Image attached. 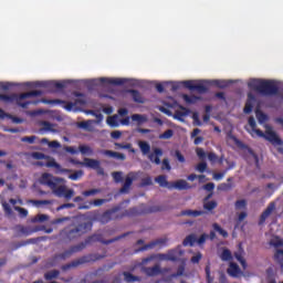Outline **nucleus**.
<instances>
[{
	"instance_id": "f257e3e1",
	"label": "nucleus",
	"mask_w": 283,
	"mask_h": 283,
	"mask_svg": "<svg viewBox=\"0 0 283 283\" xmlns=\"http://www.w3.org/2000/svg\"><path fill=\"white\" fill-rule=\"evenodd\" d=\"M123 209V206H115L109 210L104 211L101 216L98 211L90 212V218L93 220H99L102 224H107L112 220H123V218H136V216H145L147 213H158L163 211V208L159 206L147 207L142 205L140 208L133 207L128 210L118 214V211Z\"/></svg>"
},
{
	"instance_id": "f03ea898",
	"label": "nucleus",
	"mask_w": 283,
	"mask_h": 283,
	"mask_svg": "<svg viewBox=\"0 0 283 283\" xmlns=\"http://www.w3.org/2000/svg\"><path fill=\"white\" fill-rule=\"evenodd\" d=\"M123 238H127V233L120 234L109 240H104L103 234H92L84 241L75 245H71L70 249L65 250L64 252L55 254L54 260H67V258H72L74 253H81V251H84L87 245L94 244V242H101L102 244H113V242H118V240H123Z\"/></svg>"
},
{
	"instance_id": "7ed1b4c3",
	"label": "nucleus",
	"mask_w": 283,
	"mask_h": 283,
	"mask_svg": "<svg viewBox=\"0 0 283 283\" xmlns=\"http://www.w3.org/2000/svg\"><path fill=\"white\" fill-rule=\"evenodd\" d=\"M63 178L54 177L51 174L44 172L40 177V185L49 187L57 198H65V200H72L74 198V189H67L65 185H61Z\"/></svg>"
},
{
	"instance_id": "20e7f679",
	"label": "nucleus",
	"mask_w": 283,
	"mask_h": 283,
	"mask_svg": "<svg viewBox=\"0 0 283 283\" xmlns=\"http://www.w3.org/2000/svg\"><path fill=\"white\" fill-rule=\"evenodd\" d=\"M92 221L71 223L60 231V242H64L65 244L74 242L82 235H85L88 231H92Z\"/></svg>"
},
{
	"instance_id": "39448f33",
	"label": "nucleus",
	"mask_w": 283,
	"mask_h": 283,
	"mask_svg": "<svg viewBox=\"0 0 283 283\" xmlns=\"http://www.w3.org/2000/svg\"><path fill=\"white\" fill-rule=\"evenodd\" d=\"M248 87L261 96H276L280 92L277 84L271 80L251 78L248 82Z\"/></svg>"
},
{
	"instance_id": "423d86ee",
	"label": "nucleus",
	"mask_w": 283,
	"mask_h": 283,
	"mask_svg": "<svg viewBox=\"0 0 283 283\" xmlns=\"http://www.w3.org/2000/svg\"><path fill=\"white\" fill-rule=\"evenodd\" d=\"M248 123L252 129L259 136V138H264V140H268V143H271L273 147H282L283 146V140L280 138L277 133L273 130V127L269 124L265 125V132H262L261 129H258V124L255 123L254 117H249Z\"/></svg>"
},
{
	"instance_id": "0eeeda50",
	"label": "nucleus",
	"mask_w": 283,
	"mask_h": 283,
	"mask_svg": "<svg viewBox=\"0 0 283 283\" xmlns=\"http://www.w3.org/2000/svg\"><path fill=\"white\" fill-rule=\"evenodd\" d=\"M33 96H43L42 91H31L27 93L21 94H0V101H4L6 103H17L19 107H22V109H28L29 105H39V101H28V102H21L24 101V98H32Z\"/></svg>"
},
{
	"instance_id": "6e6552de",
	"label": "nucleus",
	"mask_w": 283,
	"mask_h": 283,
	"mask_svg": "<svg viewBox=\"0 0 283 283\" xmlns=\"http://www.w3.org/2000/svg\"><path fill=\"white\" fill-rule=\"evenodd\" d=\"M104 258H107L106 252H104L103 254H86L76 260L71 261L67 264L62 265V271H70V269H76L77 266H81V264H90V262H98V260H104Z\"/></svg>"
},
{
	"instance_id": "1a4fd4ad",
	"label": "nucleus",
	"mask_w": 283,
	"mask_h": 283,
	"mask_svg": "<svg viewBox=\"0 0 283 283\" xmlns=\"http://www.w3.org/2000/svg\"><path fill=\"white\" fill-rule=\"evenodd\" d=\"M35 87H44L50 94H56L59 90H64V82L49 81V82H36Z\"/></svg>"
},
{
	"instance_id": "9d476101",
	"label": "nucleus",
	"mask_w": 283,
	"mask_h": 283,
	"mask_svg": "<svg viewBox=\"0 0 283 283\" xmlns=\"http://www.w3.org/2000/svg\"><path fill=\"white\" fill-rule=\"evenodd\" d=\"M15 231L18 235H32V233H36L39 231H45L46 233H52L54 231L52 228H46V227H35V228H30L25 226H15Z\"/></svg>"
},
{
	"instance_id": "9b49d317",
	"label": "nucleus",
	"mask_w": 283,
	"mask_h": 283,
	"mask_svg": "<svg viewBox=\"0 0 283 283\" xmlns=\"http://www.w3.org/2000/svg\"><path fill=\"white\" fill-rule=\"evenodd\" d=\"M209 239V234L203 233L200 235V238H196V234H189L182 241L184 247H193L197 242V244L202 245L207 240Z\"/></svg>"
},
{
	"instance_id": "f8f14e48",
	"label": "nucleus",
	"mask_w": 283,
	"mask_h": 283,
	"mask_svg": "<svg viewBox=\"0 0 283 283\" xmlns=\"http://www.w3.org/2000/svg\"><path fill=\"white\" fill-rule=\"evenodd\" d=\"M48 103L50 105H63L66 112H72V109H74L76 105H85V102L83 99H75L74 103L64 99H50Z\"/></svg>"
},
{
	"instance_id": "ddd939ff",
	"label": "nucleus",
	"mask_w": 283,
	"mask_h": 283,
	"mask_svg": "<svg viewBox=\"0 0 283 283\" xmlns=\"http://www.w3.org/2000/svg\"><path fill=\"white\" fill-rule=\"evenodd\" d=\"M134 180H136V172H129L125 178L123 187L119 189V193H129V189H132Z\"/></svg>"
},
{
	"instance_id": "4468645a",
	"label": "nucleus",
	"mask_w": 283,
	"mask_h": 283,
	"mask_svg": "<svg viewBox=\"0 0 283 283\" xmlns=\"http://www.w3.org/2000/svg\"><path fill=\"white\" fill-rule=\"evenodd\" d=\"M167 242H169V239L160 238L155 241H151L148 244H145L139 249V251H149V249H155V247H167Z\"/></svg>"
},
{
	"instance_id": "2eb2a0df",
	"label": "nucleus",
	"mask_w": 283,
	"mask_h": 283,
	"mask_svg": "<svg viewBox=\"0 0 283 283\" xmlns=\"http://www.w3.org/2000/svg\"><path fill=\"white\" fill-rule=\"evenodd\" d=\"M99 83L106 84V85H125V83H129V80L127 78H120V77H101Z\"/></svg>"
},
{
	"instance_id": "dca6fc26",
	"label": "nucleus",
	"mask_w": 283,
	"mask_h": 283,
	"mask_svg": "<svg viewBox=\"0 0 283 283\" xmlns=\"http://www.w3.org/2000/svg\"><path fill=\"white\" fill-rule=\"evenodd\" d=\"M171 189H177L178 191H187L188 189H191V186H189V182L185 179H179L175 182L170 184Z\"/></svg>"
},
{
	"instance_id": "f3484780",
	"label": "nucleus",
	"mask_w": 283,
	"mask_h": 283,
	"mask_svg": "<svg viewBox=\"0 0 283 283\" xmlns=\"http://www.w3.org/2000/svg\"><path fill=\"white\" fill-rule=\"evenodd\" d=\"M275 209V202H270L266 209L261 213L259 224H264L266 222V218L273 213Z\"/></svg>"
},
{
	"instance_id": "a211bd4d",
	"label": "nucleus",
	"mask_w": 283,
	"mask_h": 283,
	"mask_svg": "<svg viewBox=\"0 0 283 283\" xmlns=\"http://www.w3.org/2000/svg\"><path fill=\"white\" fill-rule=\"evenodd\" d=\"M227 273L230 275V277H240V275H242V270H240V265H238V263L231 262Z\"/></svg>"
},
{
	"instance_id": "6ab92c4d",
	"label": "nucleus",
	"mask_w": 283,
	"mask_h": 283,
	"mask_svg": "<svg viewBox=\"0 0 283 283\" xmlns=\"http://www.w3.org/2000/svg\"><path fill=\"white\" fill-rule=\"evenodd\" d=\"M161 156H163V149L154 148L153 153L148 155V159L150 160V163H154V165H160Z\"/></svg>"
},
{
	"instance_id": "aec40b11",
	"label": "nucleus",
	"mask_w": 283,
	"mask_h": 283,
	"mask_svg": "<svg viewBox=\"0 0 283 283\" xmlns=\"http://www.w3.org/2000/svg\"><path fill=\"white\" fill-rule=\"evenodd\" d=\"M255 103V95L253 93L248 94V99L243 108L244 114H251L253 112V105Z\"/></svg>"
},
{
	"instance_id": "412c9836",
	"label": "nucleus",
	"mask_w": 283,
	"mask_h": 283,
	"mask_svg": "<svg viewBox=\"0 0 283 283\" xmlns=\"http://www.w3.org/2000/svg\"><path fill=\"white\" fill-rule=\"evenodd\" d=\"M103 156H108V158H115L116 160H126L127 156L123 153L114 150H102Z\"/></svg>"
},
{
	"instance_id": "4be33fe9",
	"label": "nucleus",
	"mask_w": 283,
	"mask_h": 283,
	"mask_svg": "<svg viewBox=\"0 0 283 283\" xmlns=\"http://www.w3.org/2000/svg\"><path fill=\"white\" fill-rule=\"evenodd\" d=\"M144 273H146V275H148V277H155V275H160L163 273V271L160 270V265L156 264L151 268H145Z\"/></svg>"
},
{
	"instance_id": "5701e85b",
	"label": "nucleus",
	"mask_w": 283,
	"mask_h": 283,
	"mask_svg": "<svg viewBox=\"0 0 283 283\" xmlns=\"http://www.w3.org/2000/svg\"><path fill=\"white\" fill-rule=\"evenodd\" d=\"M46 167H51V168L57 169L59 171H61V174H72L71 169L62 168L60 166V164L56 163V160H54V159L49 160L46 163Z\"/></svg>"
},
{
	"instance_id": "b1692460",
	"label": "nucleus",
	"mask_w": 283,
	"mask_h": 283,
	"mask_svg": "<svg viewBox=\"0 0 283 283\" xmlns=\"http://www.w3.org/2000/svg\"><path fill=\"white\" fill-rule=\"evenodd\" d=\"M127 93L130 94L134 103H139V104L145 103V97H143L140 92H138L136 90H128Z\"/></svg>"
},
{
	"instance_id": "393cba45",
	"label": "nucleus",
	"mask_w": 283,
	"mask_h": 283,
	"mask_svg": "<svg viewBox=\"0 0 283 283\" xmlns=\"http://www.w3.org/2000/svg\"><path fill=\"white\" fill-rule=\"evenodd\" d=\"M99 165L98 159L84 158V167H88V169H99Z\"/></svg>"
},
{
	"instance_id": "a878e982",
	"label": "nucleus",
	"mask_w": 283,
	"mask_h": 283,
	"mask_svg": "<svg viewBox=\"0 0 283 283\" xmlns=\"http://www.w3.org/2000/svg\"><path fill=\"white\" fill-rule=\"evenodd\" d=\"M167 255L168 262H178V258L182 255V250H169Z\"/></svg>"
},
{
	"instance_id": "bb28decb",
	"label": "nucleus",
	"mask_w": 283,
	"mask_h": 283,
	"mask_svg": "<svg viewBox=\"0 0 283 283\" xmlns=\"http://www.w3.org/2000/svg\"><path fill=\"white\" fill-rule=\"evenodd\" d=\"M155 182H158L159 187H166L167 189H171V182L167 181V176L165 175L156 177Z\"/></svg>"
},
{
	"instance_id": "cd10ccee",
	"label": "nucleus",
	"mask_w": 283,
	"mask_h": 283,
	"mask_svg": "<svg viewBox=\"0 0 283 283\" xmlns=\"http://www.w3.org/2000/svg\"><path fill=\"white\" fill-rule=\"evenodd\" d=\"M205 211L202 210H184L180 212V216H188L189 218H198L199 216H203Z\"/></svg>"
},
{
	"instance_id": "c85d7f7f",
	"label": "nucleus",
	"mask_w": 283,
	"mask_h": 283,
	"mask_svg": "<svg viewBox=\"0 0 283 283\" xmlns=\"http://www.w3.org/2000/svg\"><path fill=\"white\" fill-rule=\"evenodd\" d=\"M227 180L228 184L223 182L218 186L219 191H230V189H233V184H231L233 182V177H229Z\"/></svg>"
},
{
	"instance_id": "c756f323",
	"label": "nucleus",
	"mask_w": 283,
	"mask_h": 283,
	"mask_svg": "<svg viewBox=\"0 0 283 283\" xmlns=\"http://www.w3.org/2000/svg\"><path fill=\"white\" fill-rule=\"evenodd\" d=\"M138 147L144 156H147L151 151V146L147 142H138Z\"/></svg>"
},
{
	"instance_id": "7c9ffc66",
	"label": "nucleus",
	"mask_w": 283,
	"mask_h": 283,
	"mask_svg": "<svg viewBox=\"0 0 283 283\" xmlns=\"http://www.w3.org/2000/svg\"><path fill=\"white\" fill-rule=\"evenodd\" d=\"M124 280L127 283L140 282V277L132 274L130 272H123Z\"/></svg>"
},
{
	"instance_id": "2f4dec72",
	"label": "nucleus",
	"mask_w": 283,
	"mask_h": 283,
	"mask_svg": "<svg viewBox=\"0 0 283 283\" xmlns=\"http://www.w3.org/2000/svg\"><path fill=\"white\" fill-rule=\"evenodd\" d=\"M78 151L82 154V156H92L94 154V149L87 145H80Z\"/></svg>"
},
{
	"instance_id": "473e14b6",
	"label": "nucleus",
	"mask_w": 283,
	"mask_h": 283,
	"mask_svg": "<svg viewBox=\"0 0 283 283\" xmlns=\"http://www.w3.org/2000/svg\"><path fill=\"white\" fill-rule=\"evenodd\" d=\"M242 253H244V250H241L239 252L234 253V258L235 260H238V262H240L242 269H247V260L244 259V256L242 255Z\"/></svg>"
},
{
	"instance_id": "72a5a7b5",
	"label": "nucleus",
	"mask_w": 283,
	"mask_h": 283,
	"mask_svg": "<svg viewBox=\"0 0 283 283\" xmlns=\"http://www.w3.org/2000/svg\"><path fill=\"white\" fill-rule=\"evenodd\" d=\"M59 275H61V272L59 270H52L49 271L44 274V280H56V277H59Z\"/></svg>"
},
{
	"instance_id": "f704fd0d",
	"label": "nucleus",
	"mask_w": 283,
	"mask_h": 283,
	"mask_svg": "<svg viewBox=\"0 0 283 283\" xmlns=\"http://www.w3.org/2000/svg\"><path fill=\"white\" fill-rule=\"evenodd\" d=\"M130 118L134 123H138V125H143V123H147V117L145 115L133 114Z\"/></svg>"
},
{
	"instance_id": "c9c22d12",
	"label": "nucleus",
	"mask_w": 283,
	"mask_h": 283,
	"mask_svg": "<svg viewBox=\"0 0 283 283\" xmlns=\"http://www.w3.org/2000/svg\"><path fill=\"white\" fill-rule=\"evenodd\" d=\"M182 98L186 103H188V105H193L195 103H197L198 101H200V97L196 96V95H187L184 94Z\"/></svg>"
},
{
	"instance_id": "e433bc0d",
	"label": "nucleus",
	"mask_w": 283,
	"mask_h": 283,
	"mask_svg": "<svg viewBox=\"0 0 283 283\" xmlns=\"http://www.w3.org/2000/svg\"><path fill=\"white\" fill-rule=\"evenodd\" d=\"M106 123L109 127H118L120 125L118 123V115L108 116Z\"/></svg>"
},
{
	"instance_id": "4c0bfd02",
	"label": "nucleus",
	"mask_w": 283,
	"mask_h": 283,
	"mask_svg": "<svg viewBox=\"0 0 283 283\" xmlns=\"http://www.w3.org/2000/svg\"><path fill=\"white\" fill-rule=\"evenodd\" d=\"M114 145L117 149H128L130 154H136V149L132 147L130 143H127V144L115 143Z\"/></svg>"
},
{
	"instance_id": "58836bf2",
	"label": "nucleus",
	"mask_w": 283,
	"mask_h": 283,
	"mask_svg": "<svg viewBox=\"0 0 283 283\" xmlns=\"http://www.w3.org/2000/svg\"><path fill=\"white\" fill-rule=\"evenodd\" d=\"M212 229H214V231H217V233L219 235H222V238H229V232H227V230L222 229V227H220V224L213 223Z\"/></svg>"
},
{
	"instance_id": "ea45409f",
	"label": "nucleus",
	"mask_w": 283,
	"mask_h": 283,
	"mask_svg": "<svg viewBox=\"0 0 283 283\" xmlns=\"http://www.w3.org/2000/svg\"><path fill=\"white\" fill-rule=\"evenodd\" d=\"M220 259L222 262H229L230 260H233V255L231 254V250L224 249L220 255Z\"/></svg>"
},
{
	"instance_id": "a19ab883",
	"label": "nucleus",
	"mask_w": 283,
	"mask_h": 283,
	"mask_svg": "<svg viewBox=\"0 0 283 283\" xmlns=\"http://www.w3.org/2000/svg\"><path fill=\"white\" fill-rule=\"evenodd\" d=\"M255 115H256V120H259V123L260 124H262V123H266V120H268V116H266V114H264L262 111H260V109H256L255 111Z\"/></svg>"
},
{
	"instance_id": "79ce46f5",
	"label": "nucleus",
	"mask_w": 283,
	"mask_h": 283,
	"mask_svg": "<svg viewBox=\"0 0 283 283\" xmlns=\"http://www.w3.org/2000/svg\"><path fill=\"white\" fill-rule=\"evenodd\" d=\"M217 207V201H205L203 203V209H206V211H213V209H216Z\"/></svg>"
},
{
	"instance_id": "37998d69",
	"label": "nucleus",
	"mask_w": 283,
	"mask_h": 283,
	"mask_svg": "<svg viewBox=\"0 0 283 283\" xmlns=\"http://www.w3.org/2000/svg\"><path fill=\"white\" fill-rule=\"evenodd\" d=\"M181 109H184V112L178 111L175 114V118H177V120H180V122L185 120L184 119L185 116H187V114H189V109H187L185 107H181Z\"/></svg>"
},
{
	"instance_id": "c03bdc74",
	"label": "nucleus",
	"mask_w": 283,
	"mask_h": 283,
	"mask_svg": "<svg viewBox=\"0 0 283 283\" xmlns=\"http://www.w3.org/2000/svg\"><path fill=\"white\" fill-rule=\"evenodd\" d=\"M193 91L198 92L199 94H207L209 92V87L205 84H195Z\"/></svg>"
},
{
	"instance_id": "a18cd8bd",
	"label": "nucleus",
	"mask_w": 283,
	"mask_h": 283,
	"mask_svg": "<svg viewBox=\"0 0 283 283\" xmlns=\"http://www.w3.org/2000/svg\"><path fill=\"white\" fill-rule=\"evenodd\" d=\"M97 193H101V189L93 188L91 190L83 191L82 196H84V198H90V196H96Z\"/></svg>"
},
{
	"instance_id": "49530a36",
	"label": "nucleus",
	"mask_w": 283,
	"mask_h": 283,
	"mask_svg": "<svg viewBox=\"0 0 283 283\" xmlns=\"http://www.w3.org/2000/svg\"><path fill=\"white\" fill-rule=\"evenodd\" d=\"M161 171H171V164H169V158L163 159Z\"/></svg>"
},
{
	"instance_id": "de8ad7c7",
	"label": "nucleus",
	"mask_w": 283,
	"mask_h": 283,
	"mask_svg": "<svg viewBox=\"0 0 283 283\" xmlns=\"http://www.w3.org/2000/svg\"><path fill=\"white\" fill-rule=\"evenodd\" d=\"M212 85H216L217 87H220L221 90H224V87H229V83H227V81H222V80L212 81Z\"/></svg>"
},
{
	"instance_id": "09e8293b",
	"label": "nucleus",
	"mask_w": 283,
	"mask_h": 283,
	"mask_svg": "<svg viewBox=\"0 0 283 283\" xmlns=\"http://www.w3.org/2000/svg\"><path fill=\"white\" fill-rule=\"evenodd\" d=\"M172 136H174V130L167 129L161 135H159V138H161V140H169V138H171Z\"/></svg>"
},
{
	"instance_id": "8fccbe9b",
	"label": "nucleus",
	"mask_w": 283,
	"mask_h": 283,
	"mask_svg": "<svg viewBox=\"0 0 283 283\" xmlns=\"http://www.w3.org/2000/svg\"><path fill=\"white\" fill-rule=\"evenodd\" d=\"M185 275V264H181L177 268V272L171 274V277H181Z\"/></svg>"
},
{
	"instance_id": "3c124183",
	"label": "nucleus",
	"mask_w": 283,
	"mask_h": 283,
	"mask_svg": "<svg viewBox=\"0 0 283 283\" xmlns=\"http://www.w3.org/2000/svg\"><path fill=\"white\" fill-rule=\"evenodd\" d=\"M112 177L114 179V182H123V172L122 171H114L112 172Z\"/></svg>"
},
{
	"instance_id": "603ef678",
	"label": "nucleus",
	"mask_w": 283,
	"mask_h": 283,
	"mask_svg": "<svg viewBox=\"0 0 283 283\" xmlns=\"http://www.w3.org/2000/svg\"><path fill=\"white\" fill-rule=\"evenodd\" d=\"M83 170H76L74 174H71L70 176H69V179L70 180H78V179H81V178H83Z\"/></svg>"
},
{
	"instance_id": "864d4df0",
	"label": "nucleus",
	"mask_w": 283,
	"mask_h": 283,
	"mask_svg": "<svg viewBox=\"0 0 283 283\" xmlns=\"http://www.w3.org/2000/svg\"><path fill=\"white\" fill-rule=\"evenodd\" d=\"M14 211H18L20 218H28V210L25 208H21L19 206H15Z\"/></svg>"
},
{
	"instance_id": "5fc2aeb1",
	"label": "nucleus",
	"mask_w": 283,
	"mask_h": 283,
	"mask_svg": "<svg viewBox=\"0 0 283 283\" xmlns=\"http://www.w3.org/2000/svg\"><path fill=\"white\" fill-rule=\"evenodd\" d=\"M2 209L7 216H12V207L7 201H2Z\"/></svg>"
},
{
	"instance_id": "6e6d98bb",
	"label": "nucleus",
	"mask_w": 283,
	"mask_h": 283,
	"mask_svg": "<svg viewBox=\"0 0 283 283\" xmlns=\"http://www.w3.org/2000/svg\"><path fill=\"white\" fill-rule=\"evenodd\" d=\"M30 202L35 207H41V205H52L51 200H30Z\"/></svg>"
},
{
	"instance_id": "4d7b16f0",
	"label": "nucleus",
	"mask_w": 283,
	"mask_h": 283,
	"mask_svg": "<svg viewBox=\"0 0 283 283\" xmlns=\"http://www.w3.org/2000/svg\"><path fill=\"white\" fill-rule=\"evenodd\" d=\"M192 120H193V125H196L197 127L202 126V122L200 120V115L198 113L192 114Z\"/></svg>"
},
{
	"instance_id": "13d9d810",
	"label": "nucleus",
	"mask_w": 283,
	"mask_h": 283,
	"mask_svg": "<svg viewBox=\"0 0 283 283\" xmlns=\"http://www.w3.org/2000/svg\"><path fill=\"white\" fill-rule=\"evenodd\" d=\"M151 185H154L151 177H145L142 179V187H151Z\"/></svg>"
},
{
	"instance_id": "bf43d9fd",
	"label": "nucleus",
	"mask_w": 283,
	"mask_h": 283,
	"mask_svg": "<svg viewBox=\"0 0 283 283\" xmlns=\"http://www.w3.org/2000/svg\"><path fill=\"white\" fill-rule=\"evenodd\" d=\"M200 260H202V253L198 252L196 255H193L191 259H190V262L192 264H200Z\"/></svg>"
},
{
	"instance_id": "052dcab7",
	"label": "nucleus",
	"mask_w": 283,
	"mask_h": 283,
	"mask_svg": "<svg viewBox=\"0 0 283 283\" xmlns=\"http://www.w3.org/2000/svg\"><path fill=\"white\" fill-rule=\"evenodd\" d=\"M196 169H197V171H199V174H205V171H207V163H205V161L199 163L196 166Z\"/></svg>"
},
{
	"instance_id": "680f3d73",
	"label": "nucleus",
	"mask_w": 283,
	"mask_h": 283,
	"mask_svg": "<svg viewBox=\"0 0 283 283\" xmlns=\"http://www.w3.org/2000/svg\"><path fill=\"white\" fill-rule=\"evenodd\" d=\"M34 140H36V136H25L21 138L22 143H29V145H34Z\"/></svg>"
},
{
	"instance_id": "e2e57ef3",
	"label": "nucleus",
	"mask_w": 283,
	"mask_h": 283,
	"mask_svg": "<svg viewBox=\"0 0 283 283\" xmlns=\"http://www.w3.org/2000/svg\"><path fill=\"white\" fill-rule=\"evenodd\" d=\"M50 217L48 214H38L34 219L33 222H46Z\"/></svg>"
},
{
	"instance_id": "0e129e2a",
	"label": "nucleus",
	"mask_w": 283,
	"mask_h": 283,
	"mask_svg": "<svg viewBox=\"0 0 283 283\" xmlns=\"http://www.w3.org/2000/svg\"><path fill=\"white\" fill-rule=\"evenodd\" d=\"M63 150L67 154H72V156L78 154V150L73 146H64Z\"/></svg>"
},
{
	"instance_id": "69168bd1",
	"label": "nucleus",
	"mask_w": 283,
	"mask_h": 283,
	"mask_svg": "<svg viewBox=\"0 0 283 283\" xmlns=\"http://www.w3.org/2000/svg\"><path fill=\"white\" fill-rule=\"evenodd\" d=\"M227 176V170H223L221 172H214L213 174V179L214 180H222Z\"/></svg>"
},
{
	"instance_id": "338daca9",
	"label": "nucleus",
	"mask_w": 283,
	"mask_h": 283,
	"mask_svg": "<svg viewBox=\"0 0 283 283\" xmlns=\"http://www.w3.org/2000/svg\"><path fill=\"white\" fill-rule=\"evenodd\" d=\"M247 207V200L241 199L235 201V208L237 209H244Z\"/></svg>"
},
{
	"instance_id": "774afa93",
	"label": "nucleus",
	"mask_w": 283,
	"mask_h": 283,
	"mask_svg": "<svg viewBox=\"0 0 283 283\" xmlns=\"http://www.w3.org/2000/svg\"><path fill=\"white\" fill-rule=\"evenodd\" d=\"M274 260H283V250H276V252L274 253Z\"/></svg>"
}]
</instances>
